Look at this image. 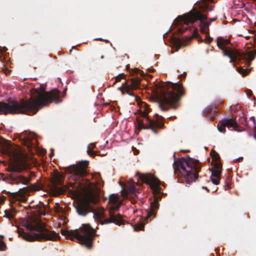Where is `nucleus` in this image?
<instances>
[{"mask_svg": "<svg viewBox=\"0 0 256 256\" xmlns=\"http://www.w3.org/2000/svg\"><path fill=\"white\" fill-rule=\"evenodd\" d=\"M66 90H65L64 92H63V94H64V96L66 94Z\"/></svg>", "mask_w": 256, "mask_h": 256, "instance_id": "c03bdc74", "label": "nucleus"}, {"mask_svg": "<svg viewBox=\"0 0 256 256\" xmlns=\"http://www.w3.org/2000/svg\"><path fill=\"white\" fill-rule=\"evenodd\" d=\"M22 144H24L28 150H30L34 146V143L32 142V139L29 136L25 137L22 141Z\"/></svg>", "mask_w": 256, "mask_h": 256, "instance_id": "aec40b11", "label": "nucleus"}, {"mask_svg": "<svg viewBox=\"0 0 256 256\" xmlns=\"http://www.w3.org/2000/svg\"><path fill=\"white\" fill-rule=\"evenodd\" d=\"M54 183L56 186H62L63 184L62 180L59 177H56L55 178V179L54 180Z\"/></svg>", "mask_w": 256, "mask_h": 256, "instance_id": "cd10ccee", "label": "nucleus"}, {"mask_svg": "<svg viewBox=\"0 0 256 256\" xmlns=\"http://www.w3.org/2000/svg\"><path fill=\"white\" fill-rule=\"evenodd\" d=\"M34 208L36 209L35 214L38 216H44L46 214V207L45 205L42 203H40L33 206Z\"/></svg>", "mask_w": 256, "mask_h": 256, "instance_id": "a211bd4d", "label": "nucleus"}, {"mask_svg": "<svg viewBox=\"0 0 256 256\" xmlns=\"http://www.w3.org/2000/svg\"><path fill=\"white\" fill-rule=\"evenodd\" d=\"M123 78H126V75L123 73L119 74L118 76H117L116 77L115 80L114 82V84L118 82H120L121 80L123 79Z\"/></svg>", "mask_w": 256, "mask_h": 256, "instance_id": "393cba45", "label": "nucleus"}, {"mask_svg": "<svg viewBox=\"0 0 256 256\" xmlns=\"http://www.w3.org/2000/svg\"><path fill=\"white\" fill-rule=\"evenodd\" d=\"M26 229L30 231L35 230L36 232H25L22 230H18V236L29 242L35 240H56L60 236L54 231L48 230L45 226V225L41 222H40L36 225H32L31 224H27L26 226Z\"/></svg>", "mask_w": 256, "mask_h": 256, "instance_id": "423d86ee", "label": "nucleus"}, {"mask_svg": "<svg viewBox=\"0 0 256 256\" xmlns=\"http://www.w3.org/2000/svg\"><path fill=\"white\" fill-rule=\"evenodd\" d=\"M141 80L138 77H134L130 79L126 80L124 83L118 88L122 94L126 92L128 95L134 96L138 98L132 92L140 88Z\"/></svg>", "mask_w": 256, "mask_h": 256, "instance_id": "f8f14e48", "label": "nucleus"}, {"mask_svg": "<svg viewBox=\"0 0 256 256\" xmlns=\"http://www.w3.org/2000/svg\"><path fill=\"white\" fill-rule=\"evenodd\" d=\"M217 20V18H210L209 19V22H214Z\"/></svg>", "mask_w": 256, "mask_h": 256, "instance_id": "72a5a7b5", "label": "nucleus"}, {"mask_svg": "<svg viewBox=\"0 0 256 256\" xmlns=\"http://www.w3.org/2000/svg\"><path fill=\"white\" fill-rule=\"evenodd\" d=\"M126 192L127 194V196H130L134 198L137 196L136 195V190L135 186L134 184H130L126 190Z\"/></svg>", "mask_w": 256, "mask_h": 256, "instance_id": "f3484780", "label": "nucleus"}, {"mask_svg": "<svg viewBox=\"0 0 256 256\" xmlns=\"http://www.w3.org/2000/svg\"><path fill=\"white\" fill-rule=\"evenodd\" d=\"M254 32L253 31H248V32Z\"/></svg>", "mask_w": 256, "mask_h": 256, "instance_id": "8fccbe9b", "label": "nucleus"}, {"mask_svg": "<svg viewBox=\"0 0 256 256\" xmlns=\"http://www.w3.org/2000/svg\"><path fill=\"white\" fill-rule=\"evenodd\" d=\"M38 96L35 98L26 100H12L8 102H0V114H36L44 106L54 102L58 104L62 102L60 99V92L54 89L50 92H39L36 90Z\"/></svg>", "mask_w": 256, "mask_h": 256, "instance_id": "f03ea898", "label": "nucleus"}, {"mask_svg": "<svg viewBox=\"0 0 256 256\" xmlns=\"http://www.w3.org/2000/svg\"><path fill=\"white\" fill-rule=\"evenodd\" d=\"M238 72L242 76H245L248 74L250 70H248L246 69H243L242 68H240L238 70Z\"/></svg>", "mask_w": 256, "mask_h": 256, "instance_id": "c85d7f7f", "label": "nucleus"}, {"mask_svg": "<svg viewBox=\"0 0 256 256\" xmlns=\"http://www.w3.org/2000/svg\"><path fill=\"white\" fill-rule=\"evenodd\" d=\"M54 155V152L52 151L50 154V157L52 158Z\"/></svg>", "mask_w": 256, "mask_h": 256, "instance_id": "58836bf2", "label": "nucleus"}, {"mask_svg": "<svg viewBox=\"0 0 256 256\" xmlns=\"http://www.w3.org/2000/svg\"><path fill=\"white\" fill-rule=\"evenodd\" d=\"M252 94V92L250 90H248L247 92V96L248 98H250Z\"/></svg>", "mask_w": 256, "mask_h": 256, "instance_id": "2f4dec72", "label": "nucleus"}, {"mask_svg": "<svg viewBox=\"0 0 256 256\" xmlns=\"http://www.w3.org/2000/svg\"><path fill=\"white\" fill-rule=\"evenodd\" d=\"M252 37H253V39H254V44H255L256 42V35L254 34Z\"/></svg>", "mask_w": 256, "mask_h": 256, "instance_id": "c9c22d12", "label": "nucleus"}, {"mask_svg": "<svg viewBox=\"0 0 256 256\" xmlns=\"http://www.w3.org/2000/svg\"><path fill=\"white\" fill-rule=\"evenodd\" d=\"M214 6H210L206 2V0L200 5V8L201 11L194 10L193 12H190L184 16H179L176 20L178 25L182 24L181 27L178 28V32L182 34L187 30L189 28V24H192L197 20L200 21V30L202 33L206 35L209 34V26L210 22L204 20L208 18L206 15L203 14L202 12L208 10L212 11Z\"/></svg>", "mask_w": 256, "mask_h": 256, "instance_id": "7ed1b4c3", "label": "nucleus"}, {"mask_svg": "<svg viewBox=\"0 0 256 256\" xmlns=\"http://www.w3.org/2000/svg\"><path fill=\"white\" fill-rule=\"evenodd\" d=\"M174 172L176 170L184 178L186 183L190 184L198 177L201 170L200 162L190 157L182 158L174 160Z\"/></svg>", "mask_w": 256, "mask_h": 256, "instance_id": "39448f33", "label": "nucleus"}, {"mask_svg": "<svg viewBox=\"0 0 256 256\" xmlns=\"http://www.w3.org/2000/svg\"><path fill=\"white\" fill-rule=\"evenodd\" d=\"M104 58V56H102L101 57H100L101 58Z\"/></svg>", "mask_w": 256, "mask_h": 256, "instance_id": "de8ad7c7", "label": "nucleus"}, {"mask_svg": "<svg viewBox=\"0 0 256 256\" xmlns=\"http://www.w3.org/2000/svg\"><path fill=\"white\" fill-rule=\"evenodd\" d=\"M245 37H246L247 39H248V38H250V36H246Z\"/></svg>", "mask_w": 256, "mask_h": 256, "instance_id": "49530a36", "label": "nucleus"}, {"mask_svg": "<svg viewBox=\"0 0 256 256\" xmlns=\"http://www.w3.org/2000/svg\"><path fill=\"white\" fill-rule=\"evenodd\" d=\"M173 118H176V116H174Z\"/></svg>", "mask_w": 256, "mask_h": 256, "instance_id": "3c124183", "label": "nucleus"}, {"mask_svg": "<svg viewBox=\"0 0 256 256\" xmlns=\"http://www.w3.org/2000/svg\"><path fill=\"white\" fill-rule=\"evenodd\" d=\"M80 233L77 230H68L66 229H61L60 232L63 236L74 240H77L81 244L84 245L86 247H92L94 238L96 236V230L88 224H83L80 228Z\"/></svg>", "mask_w": 256, "mask_h": 256, "instance_id": "6e6552de", "label": "nucleus"}, {"mask_svg": "<svg viewBox=\"0 0 256 256\" xmlns=\"http://www.w3.org/2000/svg\"><path fill=\"white\" fill-rule=\"evenodd\" d=\"M96 40H103V39L102 38H96Z\"/></svg>", "mask_w": 256, "mask_h": 256, "instance_id": "a19ab883", "label": "nucleus"}, {"mask_svg": "<svg viewBox=\"0 0 256 256\" xmlns=\"http://www.w3.org/2000/svg\"><path fill=\"white\" fill-rule=\"evenodd\" d=\"M96 147V144L94 143L90 144L88 146L87 148V152L88 154L90 156H92L94 158L96 154V152L92 150L94 149Z\"/></svg>", "mask_w": 256, "mask_h": 256, "instance_id": "412c9836", "label": "nucleus"}, {"mask_svg": "<svg viewBox=\"0 0 256 256\" xmlns=\"http://www.w3.org/2000/svg\"><path fill=\"white\" fill-rule=\"evenodd\" d=\"M217 46L222 50L223 54L230 58V62L244 64L250 66L251 62L254 59L256 50H255L247 52H241L236 50L226 49L225 46L230 44L228 39L222 37L217 38Z\"/></svg>", "mask_w": 256, "mask_h": 256, "instance_id": "0eeeda50", "label": "nucleus"}, {"mask_svg": "<svg viewBox=\"0 0 256 256\" xmlns=\"http://www.w3.org/2000/svg\"><path fill=\"white\" fill-rule=\"evenodd\" d=\"M104 40L105 42H109V40Z\"/></svg>", "mask_w": 256, "mask_h": 256, "instance_id": "37998d69", "label": "nucleus"}, {"mask_svg": "<svg viewBox=\"0 0 256 256\" xmlns=\"http://www.w3.org/2000/svg\"><path fill=\"white\" fill-rule=\"evenodd\" d=\"M88 166L87 161H82L65 168V172L69 178L75 182H70V186L80 196L74 204L78 215L85 216L92 212V204L98 202V196L95 191H98L96 184L90 182L84 177L88 174L86 169Z\"/></svg>", "mask_w": 256, "mask_h": 256, "instance_id": "f257e3e1", "label": "nucleus"}, {"mask_svg": "<svg viewBox=\"0 0 256 256\" xmlns=\"http://www.w3.org/2000/svg\"><path fill=\"white\" fill-rule=\"evenodd\" d=\"M17 210L14 208H10L8 210H4V216L8 219V220H12L15 216Z\"/></svg>", "mask_w": 256, "mask_h": 256, "instance_id": "6ab92c4d", "label": "nucleus"}, {"mask_svg": "<svg viewBox=\"0 0 256 256\" xmlns=\"http://www.w3.org/2000/svg\"><path fill=\"white\" fill-rule=\"evenodd\" d=\"M144 225L142 223H140L134 225V228L135 231L138 232L144 229Z\"/></svg>", "mask_w": 256, "mask_h": 256, "instance_id": "b1692460", "label": "nucleus"}, {"mask_svg": "<svg viewBox=\"0 0 256 256\" xmlns=\"http://www.w3.org/2000/svg\"><path fill=\"white\" fill-rule=\"evenodd\" d=\"M2 244L3 246H4V245H5L4 243L3 242H2Z\"/></svg>", "mask_w": 256, "mask_h": 256, "instance_id": "09e8293b", "label": "nucleus"}, {"mask_svg": "<svg viewBox=\"0 0 256 256\" xmlns=\"http://www.w3.org/2000/svg\"><path fill=\"white\" fill-rule=\"evenodd\" d=\"M196 34H198V30H197V28H196V30H194V31L193 32L192 36H196Z\"/></svg>", "mask_w": 256, "mask_h": 256, "instance_id": "f704fd0d", "label": "nucleus"}, {"mask_svg": "<svg viewBox=\"0 0 256 256\" xmlns=\"http://www.w3.org/2000/svg\"><path fill=\"white\" fill-rule=\"evenodd\" d=\"M139 72H140V70L138 68H134V70H133V72L134 73H138Z\"/></svg>", "mask_w": 256, "mask_h": 256, "instance_id": "473e14b6", "label": "nucleus"}, {"mask_svg": "<svg viewBox=\"0 0 256 256\" xmlns=\"http://www.w3.org/2000/svg\"><path fill=\"white\" fill-rule=\"evenodd\" d=\"M26 193L27 190L26 189L24 188H20L18 192L12 193V196L14 198L18 201V203L20 202H24L27 200Z\"/></svg>", "mask_w": 256, "mask_h": 256, "instance_id": "4468645a", "label": "nucleus"}, {"mask_svg": "<svg viewBox=\"0 0 256 256\" xmlns=\"http://www.w3.org/2000/svg\"><path fill=\"white\" fill-rule=\"evenodd\" d=\"M148 106L145 104L144 110L140 112V116L143 118H136L138 126L140 130L150 129L154 134H156L158 129H162L164 127V124L159 122L160 119H164V118L156 114L153 119L150 118L148 116L150 112Z\"/></svg>", "mask_w": 256, "mask_h": 256, "instance_id": "9b49d317", "label": "nucleus"}, {"mask_svg": "<svg viewBox=\"0 0 256 256\" xmlns=\"http://www.w3.org/2000/svg\"><path fill=\"white\" fill-rule=\"evenodd\" d=\"M213 170L222 171V164L220 162H216L214 164Z\"/></svg>", "mask_w": 256, "mask_h": 256, "instance_id": "a878e982", "label": "nucleus"}, {"mask_svg": "<svg viewBox=\"0 0 256 256\" xmlns=\"http://www.w3.org/2000/svg\"><path fill=\"white\" fill-rule=\"evenodd\" d=\"M28 168L29 166L24 162H20L10 166L9 171L14 172H20L22 170H26Z\"/></svg>", "mask_w": 256, "mask_h": 256, "instance_id": "dca6fc26", "label": "nucleus"}, {"mask_svg": "<svg viewBox=\"0 0 256 256\" xmlns=\"http://www.w3.org/2000/svg\"><path fill=\"white\" fill-rule=\"evenodd\" d=\"M108 202L112 204L108 211V218H105L104 210H102L96 213V216L99 220V222L102 224L114 223L120 226L124 224V220L120 214H116L114 211L118 210L120 206L121 202L119 198L114 194H111L109 196Z\"/></svg>", "mask_w": 256, "mask_h": 256, "instance_id": "1a4fd4ad", "label": "nucleus"}, {"mask_svg": "<svg viewBox=\"0 0 256 256\" xmlns=\"http://www.w3.org/2000/svg\"><path fill=\"white\" fill-rule=\"evenodd\" d=\"M220 178H216L213 176H210V180L215 185H218L220 184Z\"/></svg>", "mask_w": 256, "mask_h": 256, "instance_id": "c756f323", "label": "nucleus"}, {"mask_svg": "<svg viewBox=\"0 0 256 256\" xmlns=\"http://www.w3.org/2000/svg\"><path fill=\"white\" fill-rule=\"evenodd\" d=\"M222 172L220 170H212L211 176H214L216 178H220Z\"/></svg>", "mask_w": 256, "mask_h": 256, "instance_id": "5701e85b", "label": "nucleus"}, {"mask_svg": "<svg viewBox=\"0 0 256 256\" xmlns=\"http://www.w3.org/2000/svg\"><path fill=\"white\" fill-rule=\"evenodd\" d=\"M212 39L211 38H210L209 40H208V43H210L212 41Z\"/></svg>", "mask_w": 256, "mask_h": 256, "instance_id": "79ce46f5", "label": "nucleus"}, {"mask_svg": "<svg viewBox=\"0 0 256 256\" xmlns=\"http://www.w3.org/2000/svg\"><path fill=\"white\" fill-rule=\"evenodd\" d=\"M26 176V178L28 180V183L31 181L32 178L35 176V174L34 172H30L28 173V176Z\"/></svg>", "mask_w": 256, "mask_h": 256, "instance_id": "7c9ffc66", "label": "nucleus"}, {"mask_svg": "<svg viewBox=\"0 0 256 256\" xmlns=\"http://www.w3.org/2000/svg\"><path fill=\"white\" fill-rule=\"evenodd\" d=\"M164 88L161 94L158 98V106L162 111H167L170 108L176 109L179 106V102L181 98L184 95V89L182 84L168 82Z\"/></svg>", "mask_w": 256, "mask_h": 256, "instance_id": "20e7f679", "label": "nucleus"}, {"mask_svg": "<svg viewBox=\"0 0 256 256\" xmlns=\"http://www.w3.org/2000/svg\"><path fill=\"white\" fill-rule=\"evenodd\" d=\"M202 189L206 190L208 192L209 191V190H208V188L206 186H202Z\"/></svg>", "mask_w": 256, "mask_h": 256, "instance_id": "4c0bfd02", "label": "nucleus"}, {"mask_svg": "<svg viewBox=\"0 0 256 256\" xmlns=\"http://www.w3.org/2000/svg\"><path fill=\"white\" fill-rule=\"evenodd\" d=\"M4 202V198H0V204H2Z\"/></svg>", "mask_w": 256, "mask_h": 256, "instance_id": "e433bc0d", "label": "nucleus"}, {"mask_svg": "<svg viewBox=\"0 0 256 256\" xmlns=\"http://www.w3.org/2000/svg\"><path fill=\"white\" fill-rule=\"evenodd\" d=\"M11 180L13 184H20L26 185L28 184V180L26 178V176L22 175L10 176Z\"/></svg>", "mask_w": 256, "mask_h": 256, "instance_id": "2eb2a0df", "label": "nucleus"}, {"mask_svg": "<svg viewBox=\"0 0 256 256\" xmlns=\"http://www.w3.org/2000/svg\"><path fill=\"white\" fill-rule=\"evenodd\" d=\"M181 152H190V150H181Z\"/></svg>", "mask_w": 256, "mask_h": 256, "instance_id": "ea45409f", "label": "nucleus"}, {"mask_svg": "<svg viewBox=\"0 0 256 256\" xmlns=\"http://www.w3.org/2000/svg\"><path fill=\"white\" fill-rule=\"evenodd\" d=\"M139 178L143 182L150 186L154 195V200L150 203V210L147 212L146 216V219L148 220L156 214V210L159 207L158 202L160 197L158 195L162 190L160 188V181L154 175L150 174H140Z\"/></svg>", "mask_w": 256, "mask_h": 256, "instance_id": "9d476101", "label": "nucleus"}, {"mask_svg": "<svg viewBox=\"0 0 256 256\" xmlns=\"http://www.w3.org/2000/svg\"><path fill=\"white\" fill-rule=\"evenodd\" d=\"M210 154L212 158V160L215 161V162H220V156L214 150H212L210 152Z\"/></svg>", "mask_w": 256, "mask_h": 256, "instance_id": "4be33fe9", "label": "nucleus"}, {"mask_svg": "<svg viewBox=\"0 0 256 256\" xmlns=\"http://www.w3.org/2000/svg\"><path fill=\"white\" fill-rule=\"evenodd\" d=\"M182 75L184 77L186 76V73L184 72Z\"/></svg>", "mask_w": 256, "mask_h": 256, "instance_id": "a18cd8bd", "label": "nucleus"}, {"mask_svg": "<svg viewBox=\"0 0 256 256\" xmlns=\"http://www.w3.org/2000/svg\"><path fill=\"white\" fill-rule=\"evenodd\" d=\"M238 126V124L236 122V118H224L220 120L217 126L218 131L222 133L226 132V127L233 128L236 129Z\"/></svg>", "mask_w": 256, "mask_h": 256, "instance_id": "ddd939ff", "label": "nucleus"}, {"mask_svg": "<svg viewBox=\"0 0 256 256\" xmlns=\"http://www.w3.org/2000/svg\"><path fill=\"white\" fill-rule=\"evenodd\" d=\"M250 120H252V122L254 123V126H253V131H254V134L253 137L254 139L256 140V123L255 120V118L254 116H252L250 118Z\"/></svg>", "mask_w": 256, "mask_h": 256, "instance_id": "bb28decb", "label": "nucleus"}]
</instances>
